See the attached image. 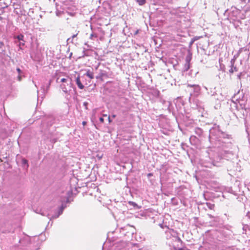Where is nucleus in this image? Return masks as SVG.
I'll return each mask as SVG.
<instances>
[{"instance_id": "f257e3e1", "label": "nucleus", "mask_w": 250, "mask_h": 250, "mask_svg": "<svg viewBox=\"0 0 250 250\" xmlns=\"http://www.w3.org/2000/svg\"><path fill=\"white\" fill-rule=\"evenodd\" d=\"M244 98V94L242 91L241 92L240 90L236 94H235L233 96V98L238 101L241 105L242 104L241 102L245 101Z\"/></svg>"}, {"instance_id": "f03ea898", "label": "nucleus", "mask_w": 250, "mask_h": 250, "mask_svg": "<svg viewBox=\"0 0 250 250\" xmlns=\"http://www.w3.org/2000/svg\"><path fill=\"white\" fill-rule=\"evenodd\" d=\"M65 207H64L63 205H62L59 208V211L58 212L57 214L53 215L51 218L50 220L51 219H55L58 218L61 214L62 213L63 210L64 208Z\"/></svg>"}, {"instance_id": "7ed1b4c3", "label": "nucleus", "mask_w": 250, "mask_h": 250, "mask_svg": "<svg viewBox=\"0 0 250 250\" xmlns=\"http://www.w3.org/2000/svg\"><path fill=\"white\" fill-rule=\"evenodd\" d=\"M243 48H241L238 52L237 54L236 55H235L233 58V59H232L231 60H230V64H232V65L233 66V64H235V61H236V60L237 59V58L239 56L240 53H241V52L242 51Z\"/></svg>"}, {"instance_id": "20e7f679", "label": "nucleus", "mask_w": 250, "mask_h": 250, "mask_svg": "<svg viewBox=\"0 0 250 250\" xmlns=\"http://www.w3.org/2000/svg\"><path fill=\"white\" fill-rule=\"evenodd\" d=\"M243 48H241L238 52L237 54L236 55H235L233 58V59H232L231 60H230V64H232V65L233 66V64H235V61H236V60L237 59V58L239 56L240 53H241V52L242 51Z\"/></svg>"}, {"instance_id": "39448f33", "label": "nucleus", "mask_w": 250, "mask_h": 250, "mask_svg": "<svg viewBox=\"0 0 250 250\" xmlns=\"http://www.w3.org/2000/svg\"><path fill=\"white\" fill-rule=\"evenodd\" d=\"M76 83L77 84L78 87L81 89H83L84 88L83 85L82 83L80 81V76H78L76 79Z\"/></svg>"}, {"instance_id": "423d86ee", "label": "nucleus", "mask_w": 250, "mask_h": 250, "mask_svg": "<svg viewBox=\"0 0 250 250\" xmlns=\"http://www.w3.org/2000/svg\"><path fill=\"white\" fill-rule=\"evenodd\" d=\"M21 165L23 168L27 169L29 167L28 161L25 158H22L21 160Z\"/></svg>"}, {"instance_id": "0eeeda50", "label": "nucleus", "mask_w": 250, "mask_h": 250, "mask_svg": "<svg viewBox=\"0 0 250 250\" xmlns=\"http://www.w3.org/2000/svg\"><path fill=\"white\" fill-rule=\"evenodd\" d=\"M230 68L229 70V72L230 74H233L234 72H237L238 71V69L237 68V67L234 66V64H233V66L232 65V64H230Z\"/></svg>"}, {"instance_id": "6e6552de", "label": "nucleus", "mask_w": 250, "mask_h": 250, "mask_svg": "<svg viewBox=\"0 0 250 250\" xmlns=\"http://www.w3.org/2000/svg\"><path fill=\"white\" fill-rule=\"evenodd\" d=\"M217 128H218V133H219V135H220V138H229V135L223 133L222 131H220V130L219 129V125L217 126Z\"/></svg>"}, {"instance_id": "1a4fd4ad", "label": "nucleus", "mask_w": 250, "mask_h": 250, "mask_svg": "<svg viewBox=\"0 0 250 250\" xmlns=\"http://www.w3.org/2000/svg\"><path fill=\"white\" fill-rule=\"evenodd\" d=\"M105 75H106V74L104 71L100 70L98 75L96 77V78L97 79H101L102 80L103 77H104V76H105Z\"/></svg>"}, {"instance_id": "9d476101", "label": "nucleus", "mask_w": 250, "mask_h": 250, "mask_svg": "<svg viewBox=\"0 0 250 250\" xmlns=\"http://www.w3.org/2000/svg\"><path fill=\"white\" fill-rule=\"evenodd\" d=\"M60 82L62 83H67V85H68L69 84H70L71 83V81L69 78H67V79L62 78V79H61Z\"/></svg>"}, {"instance_id": "9b49d317", "label": "nucleus", "mask_w": 250, "mask_h": 250, "mask_svg": "<svg viewBox=\"0 0 250 250\" xmlns=\"http://www.w3.org/2000/svg\"><path fill=\"white\" fill-rule=\"evenodd\" d=\"M195 132L196 134L200 136L202 135L203 130L201 128H200L199 127H196L195 128Z\"/></svg>"}, {"instance_id": "f8f14e48", "label": "nucleus", "mask_w": 250, "mask_h": 250, "mask_svg": "<svg viewBox=\"0 0 250 250\" xmlns=\"http://www.w3.org/2000/svg\"><path fill=\"white\" fill-rule=\"evenodd\" d=\"M188 87H194V90L196 92L200 90V86L198 85L188 84Z\"/></svg>"}, {"instance_id": "ddd939ff", "label": "nucleus", "mask_w": 250, "mask_h": 250, "mask_svg": "<svg viewBox=\"0 0 250 250\" xmlns=\"http://www.w3.org/2000/svg\"><path fill=\"white\" fill-rule=\"evenodd\" d=\"M84 75L88 77L90 79H93L94 78L93 72H91L89 70H87Z\"/></svg>"}, {"instance_id": "4468645a", "label": "nucleus", "mask_w": 250, "mask_h": 250, "mask_svg": "<svg viewBox=\"0 0 250 250\" xmlns=\"http://www.w3.org/2000/svg\"><path fill=\"white\" fill-rule=\"evenodd\" d=\"M139 5H143L146 3V0H136Z\"/></svg>"}, {"instance_id": "2eb2a0df", "label": "nucleus", "mask_w": 250, "mask_h": 250, "mask_svg": "<svg viewBox=\"0 0 250 250\" xmlns=\"http://www.w3.org/2000/svg\"><path fill=\"white\" fill-rule=\"evenodd\" d=\"M61 87L62 90V91L65 93H67V88L65 84H62L61 85Z\"/></svg>"}, {"instance_id": "dca6fc26", "label": "nucleus", "mask_w": 250, "mask_h": 250, "mask_svg": "<svg viewBox=\"0 0 250 250\" xmlns=\"http://www.w3.org/2000/svg\"><path fill=\"white\" fill-rule=\"evenodd\" d=\"M206 205L210 209H213L214 208V205L210 203H206Z\"/></svg>"}, {"instance_id": "f3484780", "label": "nucleus", "mask_w": 250, "mask_h": 250, "mask_svg": "<svg viewBox=\"0 0 250 250\" xmlns=\"http://www.w3.org/2000/svg\"><path fill=\"white\" fill-rule=\"evenodd\" d=\"M17 38L18 39V40L19 41H23L24 42V40H23V38H24V36L22 34H20L19 35H18L17 37Z\"/></svg>"}, {"instance_id": "a211bd4d", "label": "nucleus", "mask_w": 250, "mask_h": 250, "mask_svg": "<svg viewBox=\"0 0 250 250\" xmlns=\"http://www.w3.org/2000/svg\"><path fill=\"white\" fill-rule=\"evenodd\" d=\"M128 204L131 206H132L134 208H138V205L135 202L129 201L128 202Z\"/></svg>"}, {"instance_id": "6ab92c4d", "label": "nucleus", "mask_w": 250, "mask_h": 250, "mask_svg": "<svg viewBox=\"0 0 250 250\" xmlns=\"http://www.w3.org/2000/svg\"><path fill=\"white\" fill-rule=\"evenodd\" d=\"M190 68V64L189 63H186L185 65V70L188 71Z\"/></svg>"}, {"instance_id": "aec40b11", "label": "nucleus", "mask_w": 250, "mask_h": 250, "mask_svg": "<svg viewBox=\"0 0 250 250\" xmlns=\"http://www.w3.org/2000/svg\"><path fill=\"white\" fill-rule=\"evenodd\" d=\"M198 39V38L197 37H194V38L192 39V40H191V41H190V43H189V44H190V45L192 44H193V42H194L196 40H197Z\"/></svg>"}, {"instance_id": "412c9836", "label": "nucleus", "mask_w": 250, "mask_h": 250, "mask_svg": "<svg viewBox=\"0 0 250 250\" xmlns=\"http://www.w3.org/2000/svg\"><path fill=\"white\" fill-rule=\"evenodd\" d=\"M210 135L209 136V141L211 142V140L213 139V138H212V136H213V132H212V130H210Z\"/></svg>"}, {"instance_id": "4be33fe9", "label": "nucleus", "mask_w": 250, "mask_h": 250, "mask_svg": "<svg viewBox=\"0 0 250 250\" xmlns=\"http://www.w3.org/2000/svg\"><path fill=\"white\" fill-rule=\"evenodd\" d=\"M73 39L71 37H70V38H69L67 39V43H73Z\"/></svg>"}, {"instance_id": "5701e85b", "label": "nucleus", "mask_w": 250, "mask_h": 250, "mask_svg": "<svg viewBox=\"0 0 250 250\" xmlns=\"http://www.w3.org/2000/svg\"><path fill=\"white\" fill-rule=\"evenodd\" d=\"M197 138L195 136H192L190 138V141L191 143H192V141H194V140L196 139Z\"/></svg>"}, {"instance_id": "b1692460", "label": "nucleus", "mask_w": 250, "mask_h": 250, "mask_svg": "<svg viewBox=\"0 0 250 250\" xmlns=\"http://www.w3.org/2000/svg\"><path fill=\"white\" fill-rule=\"evenodd\" d=\"M88 103L86 102H84L83 103V105L85 107V108L86 109H87V105H88Z\"/></svg>"}, {"instance_id": "393cba45", "label": "nucleus", "mask_w": 250, "mask_h": 250, "mask_svg": "<svg viewBox=\"0 0 250 250\" xmlns=\"http://www.w3.org/2000/svg\"><path fill=\"white\" fill-rule=\"evenodd\" d=\"M190 61V58L189 57H187L186 59V63H189Z\"/></svg>"}, {"instance_id": "a878e982", "label": "nucleus", "mask_w": 250, "mask_h": 250, "mask_svg": "<svg viewBox=\"0 0 250 250\" xmlns=\"http://www.w3.org/2000/svg\"><path fill=\"white\" fill-rule=\"evenodd\" d=\"M50 83H51V81H49V83H48V85L47 86V88H46V91H47L48 88L49 87V85L50 84ZM42 88H43L44 91H45V90L44 89L43 87H42Z\"/></svg>"}, {"instance_id": "bb28decb", "label": "nucleus", "mask_w": 250, "mask_h": 250, "mask_svg": "<svg viewBox=\"0 0 250 250\" xmlns=\"http://www.w3.org/2000/svg\"><path fill=\"white\" fill-rule=\"evenodd\" d=\"M41 214L43 216H46L49 217V214L44 213V212H42Z\"/></svg>"}, {"instance_id": "cd10ccee", "label": "nucleus", "mask_w": 250, "mask_h": 250, "mask_svg": "<svg viewBox=\"0 0 250 250\" xmlns=\"http://www.w3.org/2000/svg\"><path fill=\"white\" fill-rule=\"evenodd\" d=\"M242 72H241L239 74H238L237 75V78L239 79V80H240L241 79V76L242 75Z\"/></svg>"}, {"instance_id": "c85d7f7f", "label": "nucleus", "mask_w": 250, "mask_h": 250, "mask_svg": "<svg viewBox=\"0 0 250 250\" xmlns=\"http://www.w3.org/2000/svg\"><path fill=\"white\" fill-rule=\"evenodd\" d=\"M24 41L23 42H20L19 43V46H20V48H21V46H23L24 45Z\"/></svg>"}, {"instance_id": "c756f323", "label": "nucleus", "mask_w": 250, "mask_h": 250, "mask_svg": "<svg viewBox=\"0 0 250 250\" xmlns=\"http://www.w3.org/2000/svg\"><path fill=\"white\" fill-rule=\"evenodd\" d=\"M174 250H189L187 249H185V248H180V249L174 248Z\"/></svg>"}, {"instance_id": "7c9ffc66", "label": "nucleus", "mask_w": 250, "mask_h": 250, "mask_svg": "<svg viewBox=\"0 0 250 250\" xmlns=\"http://www.w3.org/2000/svg\"><path fill=\"white\" fill-rule=\"evenodd\" d=\"M78 33H77V34H74L73 36H72L71 38H72L73 39H74V38H75L77 37V36L78 35Z\"/></svg>"}, {"instance_id": "2f4dec72", "label": "nucleus", "mask_w": 250, "mask_h": 250, "mask_svg": "<svg viewBox=\"0 0 250 250\" xmlns=\"http://www.w3.org/2000/svg\"><path fill=\"white\" fill-rule=\"evenodd\" d=\"M99 120H100V121L101 123H104V119L103 118L101 117V118H100Z\"/></svg>"}, {"instance_id": "473e14b6", "label": "nucleus", "mask_w": 250, "mask_h": 250, "mask_svg": "<svg viewBox=\"0 0 250 250\" xmlns=\"http://www.w3.org/2000/svg\"><path fill=\"white\" fill-rule=\"evenodd\" d=\"M246 217H247L248 218L250 219V212H249L247 213L246 215Z\"/></svg>"}, {"instance_id": "72a5a7b5", "label": "nucleus", "mask_w": 250, "mask_h": 250, "mask_svg": "<svg viewBox=\"0 0 250 250\" xmlns=\"http://www.w3.org/2000/svg\"><path fill=\"white\" fill-rule=\"evenodd\" d=\"M4 45V43L2 42H0V47H1Z\"/></svg>"}, {"instance_id": "f704fd0d", "label": "nucleus", "mask_w": 250, "mask_h": 250, "mask_svg": "<svg viewBox=\"0 0 250 250\" xmlns=\"http://www.w3.org/2000/svg\"><path fill=\"white\" fill-rule=\"evenodd\" d=\"M152 176V174L151 173H149L147 174V177H149L150 176Z\"/></svg>"}, {"instance_id": "c9c22d12", "label": "nucleus", "mask_w": 250, "mask_h": 250, "mask_svg": "<svg viewBox=\"0 0 250 250\" xmlns=\"http://www.w3.org/2000/svg\"><path fill=\"white\" fill-rule=\"evenodd\" d=\"M17 71H18L19 73L21 72V70H20V69L19 68H17Z\"/></svg>"}, {"instance_id": "e433bc0d", "label": "nucleus", "mask_w": 250, "mask_h": 250, "mask_svg": "<svg viewBox=\"0 0 250 250\" xmlns=\"http://www.w3.org/2000/svg\"><path fill=\"white\" fill-rule=\"evenodd\" d=\"M95 35L93 34H91L90 35V39H92L93 37H94Z\"/></svg>"}, {"instance_id": "4c0bfd02", "label": "nucleus", "mask_w": 250, "mask_h": 250, "mask_svg": "<svg viewBox=\"0 0 250 250\" xmlns=\"http://www.w3.org/2000/svg\"><path fill=\"white\" fill-rule=\"evenodd\" d=\"M177 240L178 242H182V240L179 237H178Z\"/></svg>"}, {"instance_id": "58836bf2", "label": "nucleus", "mask_w": 250, "mask_h": 250, "mask_svg": "<svg viewBox=\"0 0 250 250\" xmlns=\"http://www.w3.org/2000/svg\"><path fill=\"white\" fill-rule=\"evenodd\" d=\"M18 80H19V81H21V77L20 76H18Z\"/></svg>"}, {"instance_id": "ea45409f", "label": "nucleus", "mask_w": 250, "mask_h": 250, "mask_svg": "<svg viewBox=\"0 0 250 250\" xmlns=\"http://www.w3.org/2000/svg\"><path fill=\"white\" fill-rule=\"evenodd\" d=\"M108 121L109 123H110L111 122L110 117H108Z\"/></svg>"}, {"instance_id": "a19ab883", "label": "nucleus", "mask_w": 250, "mask_h": 250, "mask_svg": "<svg viewBox=\"0 0 250 250\" xmlns=\"http://www.w3.org/2000/svg\"><path fill=\"white\" fill-rule=\"evenodd\" d=\"M85 124H86V122H85V121L83 122V125H85Z\"/></svg>"}, {"instance_id": "79ce46f5", "label": "nucleus", "mask_w": 250, "mask_h": 250, "mask_svg": "<svg viewBox=\"0 0 250 250\" xmlns=\"http://www.w3.org/2000/svg\"><path fill=\"white\" fill-rule=\"evenodd\" d=\"M115 117H116V115H112V117H113V118H115Z\"/></svg>"}, {"instance_id": "37998d69", "label": "nucleus", "mask_w": 250, "mask_h": 250, "mask_svg": "<svg viewBox=\"0 0 250 250\" xmlns=\"http://www.w3.org/2000/svg\"><path fill=\"white\" fill-rule=\"evenodd\" d=\"M209 217L211 218L212 216L211 215H209Z\"/></svg>"}]
</instances>
